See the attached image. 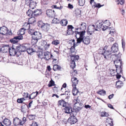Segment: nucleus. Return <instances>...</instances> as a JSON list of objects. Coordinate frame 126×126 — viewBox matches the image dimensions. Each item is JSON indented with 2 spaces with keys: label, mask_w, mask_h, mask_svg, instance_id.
I'll return each mask as SVG.
<instances>
[{
  "label": "nucleus",
  "mask_w": 126,
  "mask_h": 126,
  "mask_svg": "<svg viewBox=\"0 0 126 126\" xmlns=\"http://www.w3.org/2000/svg\"><path fill=\"white\" fill-rule=\"evenodd\" d=\"M64 109V112L66 113H69L71 112H72V108L70 107H67L66 106L65 107Z\"/></svg>",
  "instance_id": "nucleus-22"
},
{
  "label": "nucleus",
  "mask_w": 126,
  "mask_h": 126,
  "mask_svg": "<svg viewBox=\"0 0 126 126\" xmlns=\"http://www.w3.org/2000/svg\"><path fill=\"white\" fill-rule=\"evenodd\" d=\"M90 39H91L89 36H86L83 39L82 42L84 44L86 45H88L90 43Z\"/></svg>",
  "instance_id": "nucleus-15"
},
{
  "label": "nucleus",
  "mask_w": 126,
  "mask_h": 126,
  "mask_svg": "<svg viewBox=\"0 0 126 126\" xmlns=\"http://www.w3.org/2000/svg\"><path fill=\"white\" fill-rule=\"evenodd\" d=\"M37 55L39 58L41 59H44V52H43L42 51H39L37 52Z\"/></svg>",
  "instance_id": "nucleus-28"
},
{
  "label": "nucleus",
  "mask_w": 126,
  "mask_h": 126,
  "mask_svg": "<svg viewBox=\"0 0 126 126\" xmlns=\"http://www.w3.org/2000/svg\"><path fill=\"white\" fill-rule=\"evenodd\" d=\"M38 92L37 91L33 92L31 94L29 95V99H34L37 96Z\"/></svg>",
  "instance_id": "nucleus-23"
},
{
  "label": "nucleus",
  "mask_w": 126,
  "mask_h": 126,
  "mask_svg": "<svg viewBox=\"0 0 126 126\" xmlns=\"http://www.w3.org/2000/svg\"><path fill=\"white\" fill-rule=\"evenodd\" d=\"M70 73L71 76L73 77H74V76L77 75L78 74L77 71L75 70H73V71L72 72H71Z\"/></svg>",
  "instance_id": "nucleus-47"
},
{
  "label": "nucleus",
  "mask_w": 126,
  "mask_h": 126,
  "mask_svg": "<svg viewBox=\"0 0 126 126\" xmlns=\"http://www.w3.org/2000/svg\"><path fill=\"white\" fill-rule=\"evenodd\" d=\"M38 40L34 38H32L31 41V44L32 45H35L37 42Z\"/></svg>",
  "instance_id": "nucleus-53"
},
{
  "label": "nucleus",
  "mask_w": 126,
  "mask_h": 126,
  "mask_svg": "<svg viewBox=\"0 0 126 126\" xmlns=\"http://www.w3.org/2000/svg\"><path fill=\"white\" fill-rule=\"evenodd\" d=\"M71 81L72 83V86L73 88V93L74 95H76L78 91L76 88V86L78 84L79 81L76 78L72 77L71 79Z\"/></svg>",
  "instance_id": "nucleus-3"
},
{
  "label": "nucleus",
  "mask_w": 126,
  "mask_h": 126,
  "mask_svg": "<svg viewBox=\"0 0 126 126\" xmlns=\"http://www.w3.org/2000/svg\"><path fill=\"white\" fill-rule=\"evenodd\" d=\"M85 32V31L76 32V37L77 39V43H80L82 42L83 39L85 37L84 36Z\"/></svg>",
  "instance_id": "nucleus-2"
},
{
  "label": "nucleus",
  "mask_w": 126,
  "mask_h": 126,
  "mask_svg": "<svg viewBox=\"0 0 126 126\" xmlns=\"http://www.w3.org/2000/svg\"><path fill=\"white\" fill-rule=\"evenodd\" d=\"M111 53L117 52L118 49V44L117 43L113 44L111 47Z\"/></svg>",
  "instance_id": "nucleus-11"
},
{
  "label": "nucleus",
  "mask_w": 126,
  "mask_h": 126,
  "mask_svg": "<svg viewBox=\"0 0 126 126\" xmlns=\"http://www.w3.org/2000/svg\"><path fill=\"white\" fill-rule=\"evenodd\" d=\"M66 95L69 96L70 95V92L68 91H65V92L61 94L60 95L62 96L63 95Z\"/></svg>",
  "instance_id": "nucleus-55"
},
{
  "label": "nucleus",
  "mask_w": 126,
  "mask_h": 126,
  "mask_svg": "<svg viewBox=\"0 0 126 126\" xmlns=\"http://www.w3.org/2000/svg\"><path fill=\"white\" fill-rule=\"evenodd\" d=\"M25 100L24 98H22L20 99H18L17 100V102L19 103H22Z\"/></svg>",
  "instance_id": "nucleus-58"
},
{
  "label": "nucleus",
  "mask_w": 126,
  "mask_h": 126,
  "mask_svg": "<svg viewBox=\"0 0 126 126\" xmlns=\"http://www.w3.org/2000/svg\"><path fill=\"white\" fill-rule=\"evenodd\" d=\"M55 82L51 79V80L49 81V83L48 84V86L49 87H50L53 86H54Z\"/></svg>",
  "instance_id": "nucleus-42"
},
{
  "label": "nucleus",
  "mask_w": 126,
  "mask_h": 126,
  "mask_svg": "<svg viewBox=\"0 0 126 126\" xmlns=\"http://www.w3.org/2000/svg\"><path fill=\"white\" fill-rule=\"evenodd\" d=\"M8 30L7 27L3 26L0 27V34H2V35H4L7 34Z\"/></svg>",
  "instance_id": "nucleus-13"
},
{
  "label": "nucleus",
  "mask_w": 126,
  "mask_h": 126,
  "mask_svg": "<svg viewBox=\"0 0 126 126\" xmlns=\"http://www.w3.org/2000/svg\"><path fill=\"white\" fill-rule=\"evenodd\" d=\"M46 14L49 18H53L55 16V13L54 10H47L46 11Z\"/></svg>",
  "instance_id": "nucleus-6"
},
{
  "label": "nucleus",
  "mask_w": 126,
  "mask_h": 126,
  "mask_svg": "<svg viewBox=\"0 0 126 126\" xmlns=\"http://www.w3.org/2000/svg\"><path fill=\"white\" fill-rule=\"evenodd\" d=\"M27 15L29 17H32L34 16V12L29 9L27 12Z\"/></svg>",
  "instance_id": "nucleus-36"
},
{
  "label": "nucleus",
  "mask_w": 126,
  "mask_h": 126,
  "mask_svg": "<svg viewBox=\"0 0 126 126\" xmlns=\"http://www.w3.org/2000/svg\"><path fill=\"white\" fill-rule=\"evenodd\" d=\"M35 51V50L33 49V48H29L28 49H27V52L29 54H31V53Z\"/></svg>",
  "instance_id": "nucleus-45"
},
{
  "label": "nucleus",
  "mask_w": 126,
  "mask_h": 126,
  "mask_svg": "<svg viewBox=\"0 0 126 126\" xmlns=\"http://www.w3.org/2000/svg\"><path fill=\"white\" fill-rule=\"evenodd\" d=\"M121 41L122 47L124 50L125 48V42L124 40L123 39H122Z\"/></svg>",
  "instance_id": "nucleus-64"
},
{
  "label": "nucleus",
  "mask_w": 126,
  "mask_h": 126,
  "mask_svg": "<svg viewBox=\"0 0 126 126\" xmlns=\"http://www.w3.org/2000/svg\"><path fill=\"white\" fill-rule=\"evenodd\" d=\"M97 93L101 95L104 96L106 94V92L103 89L100 90L97 92Z\"/></svg>",
  "instance_id": "nucleus-33"
},
{
  "label": "nucleus",
  "mask_w": 126,
  "mask_h": 126,
  "mask_svg": "<svg viewBox=\"0 0 126 126\" xmlns=\"http://www.w3.org/2000/svg\"><path fill=\"white\" fill-rule=\"evenodd\" d=\"M116 1L117 4H119L120 3V4L121 5H123L124 2V0H120V2L119 0H117Z\"/></svg>",
  "instance_id": "nucleus-60"
},
{
  "label": "nucleus",
  "mask_w": 126,
  "mask_h": 126,
  "mask_svg": "<svg viewBox=\"0 0 126 126\" xmlns=\"http://www.w3.org/2000/svg\"><path fill=\"white\" fill-rule=\"evenodd\" d=\"M66 103L63 100H59L58 102V105L63 107H65L66 106Z\"/></svg>",
  "instance_id": "nucleus-27"
},
{
  "label": "nucleus",
  "mask_w": 126,
  "mask_h": 126,
  "mask_svg": "<svg viewBox=\"0 0 126 126\" xmlns=\"http://www.w3.org/2000/svg\"><path fill=\"white\" fill-rule=\"evenodd\" d=\"M61 68V67L57 64L54 65L53 67V69L54 71L60 70Z\"/></svg>",
  "instance_id": "nucleus-37"
},
{
  "label": "nucleus",
  "mask_w": 126,
  "mask_h": 126,
  "mask_svg": "<svg viewBox=\"0 0 126 126\" xmlns=\"http://www.w3.org/2000/svg\"><path fill=\"white\" fill-rule=\"evenodd\" d=\"M103 52H102L101 54H103L105 59H109V56L111 54V51L107 50L104 51Z\"/></svg>",
  "instance_id": "nucleus-12"
},
{
  "label": "nucleus",
  "mask_w": 126,
  "mask_h": 126,
  "mask_svg": "<svg viewBox=\"0 0 126 126\" xmlns=\"http://www.w3.org/2000/svg\"><path fill=\"white\" fill-rule=\"evenodd\" d=\"M32 38H34L38 40L40 39L42 37L41 33L39 32L36 31L32 36Z\"/></svg>",
  "instance_id": "nucleus-10"
},
{
  "label": "nucleus",
  "mask_w": 126,
  "mask_h": 126,
  "mask_svg": "<svg viewBox=\"0 0 126 126\" xmlns=\"http://www.w3.org/2000/svg\"><path fill=\"white\" fill-rule=\"evenodd\" d=\"M60 43L59 41L58 40H55L53 41L52 44H53L56 46Z\"/></svg>",
  "instance_id": "nucleus-56"
},
{
  "label": "nucleus",
  "mask_w": 126,
  "mask_h": 126,
  "mask_svg": "<svg viewBox=\"0 0 126 126\" xmlns=\"http://www.w3.org/2000/svg\"><path fill=\"white\" fill-rule=\"evenodd\" d=\"M20 35L16 36L15 37V38L18 41L20 40H21L23 39V36L21 35Z\"/></svg>",
  "instance_id": "nucleus-61"
},
{
  "label": "nucleus",
  "mask_w": 126,
  "mask_h": 126,
  "mask_svg": "<svg viewBox=\"0 0 126 126\" xmlns=\"http://www.w3.org/2000/svg\"><path fill=\"white\" fill-rule=\"evenodd\" d=\"M27 106L25 105L24 106H22L21 107V111L23 113H25L27 111Z\"/></svg>",
  "instance_id": "nucleus-39"
},
{
  "label": "nucleus",
  "mask_w": 126,
  "mask_h": 126,
  "mask_svg": "<svg viewBox=\"0 0 126 126\" xmlns=\"http://www.w3.org/2000/svg\"><path fill=\"white\" fill-rule=\"evenodd\" d=\"M60 23L62 26H65L67 24L68 21L66 19H63L60 21Z\"/></svg>",
  "instance_id": "nucleus-31"
},
{
  "label": "nucleus",
  "mask_w": 126,
  "mask_h": 126,
  "mask_svg": "<svg viewBox=\"0 0 126 126\" xmlns=\"http://www.w3.org/2000/svg\"><path fill=\"white\" fill-rule=\"evenodd\" d=\"M121 66V65L119 66L118 65L115 64L116 67V74H120L122 73V69Z\"/></svg>",
  "instance_id": "nucleus-20"
},
{
  "label": "nucleus",
  "mask_w": 126,
  "mask_h": 126,
  "mask_svg": "<svg viewBox=\"0 0 126 126\" xmlns=\"http://www.w3.org/2000/svg\"><path fill=\"white\" fill-rule=\"evenodd\" d=\"M10 41L11 43L14 44L17 43L18 42V41L15 38V37L14 38L11 39L10 40Z\"/></svg>",
  "instance_id": "nucleus-54"
},
{
  "label": "nucleus",
  "mask_w": 126,
  "mask_h": 126,
  "mask_svg": "<svg viewBox=\"0 0 126 126\" xmlns=\"http://www.w3.org/2000/svg\"><path fill=\"white\" fill-rule=\"evenodd\" d=\"M21 120L17 117H15L13 120V123L15 126H21L20 125Z\"/></svg>",
  "instance_id": "nucleus-19"
},
{
  "label": "nucleus",
  "mask_w": 126,
  "mask_h": 126,
  "mask_svg": "<svg viewBox=\"0 0 126 126\" xmlns=\"http://www.w3.org/2000/svg\"><path fill=\"white\" fill-rule=\"evenodd\" d=\"M109 114L108 113L105 112H102L101 113V116L102 117H108Z\"/></svg>",
  "instance_id": "nucleus-49"
},
{
  "label": "nucleus",
  "mask_w": 126,
  "mask_h": 126,
  "mask_svg": "<svg viewBox=\"0 0 126 126\" xmlns=\"http://www.w3.org/2000/svg\"><path fill=\"white\" fill-rule=\"evenodd\" d=\"M50 28V24L47 23L45 24L42 28L43 30L45 31H47L49 30Z\"/></svg>",
  "instance_id": "nucleus-25"
},
{
  "label": "nucleus",
  "mask_w": 126,
  "mask_h": 126,
  "mask_svg": "<svg viewBox=\"0 0 126 126\" xmlns=\"http://www.w3.org/2000/svg\"><path fill=\"white\" fill-rule=\"evenodd\" d=\"M32 0L31 1L29 0H25V1H29L28 2H30L29 6L30 9H33L35 7L36 3L35 2L32 1Z\"/></svg>",
  "instance_id": "nucleus-16"
},
{
  "label": "nucleus",
  "mask_w": 126,
  "mask_h": 126,
  "mask_svg": "<svg viewBox=\"0 0 126 126\" xmlns=\"http://www.w3.org/2000/svg\"><path fill=\"white\" fill-rule=\"evenodd\" d=\"M94 2V4L93 5V6L94 7H97L99 8L104 5L103 4L101 5L99 3H96L95 2Z\"/></svg>",
  "instance_id": "nucleus-46"
},
{
  "label": "nucleus",
  "mask_w": 126,
  "mask_h": 126,
  "mask_svg": "<svg viewBox=\"0 0 126 126\" xmlns=\"http://www.w3.org/2000/svg\"><path fill=\"white\" fill-rule=\"evenodd\" d=\"M110 74L111 76H114L116 75V71L113 69H111L110 71Z\"/></svg>",
  "instance_id": "nucleus-44"
},
{
  "label": "nucleus",
  "mask_w": 126,
  "mask_h": 126,
  "mask_svg": "<svg viewBox=\"0 0 126 126\" xmlns=\"http://www.w3.org/2000/svg\"><path fill=\"white\" fill-rule=\"evenodd\" d=\"M27 47L25 46L20 45L16 46V49L17 50L18 52L19 53L27 51Z\"/></svg>",
  "instance_id": "nucleus-8"
},
{
  "label": "nucleus",
  "mask_w": 126,
  "mask_h": 126,
  "mask_svg": "<svg viewBox=\"0 0 126 126\" xmlns=\"http://www.w3.org/2000/svg\"><path fill=\"white\" fill-rule=\"evenodd\" d=\"M34 12V16H36L41 15L42 12L41 9H37L35 10Z\"/></svg>",
  "instance_id": "nucleus-29"
},
{
  "label": "nucleus",
  "mask_w": 126,
  "mask_h": 126,
  "mask_svg": "<svg viewBox=\"0 0 126 126\" xmlns=\"http://www.w3.org/2000/svg\"><path fill=\"white\" fill-rule=\"evenodd\" d=\"M36 22V19L34 17H32L29 18L28 21V22L30 24H33Z\"/></svg>",
  "instance_id": "nucleus-32"
},
{
  "label": "nucleus",
  "mask_w": 126,
  "mask_h": 126,
  "mask_svg": "<svg viewBox=\"0 0 126 126\" xmlns=\"http://www.w3.org/2000/svg\"><path fill=\"white\" fill-rule=\"evenodd\" d=\"M68 30L67 31V33L68 35H72L73 34L74 32L72 31L74 27L72 25H68L67 26Z\"/></svg>",
  "instance_id": "nucleus-14"
},
{
  "label": "nucleus",
  "mask_w": 126,
  "mask_h": 126,
  "mask_svg": "<svg viewBox=\"0 0 126 126\" xmlns=\"http://www.w3.org/2000/svg\"><path fill=\"white\" fill-rule=\"evenodd\" d=\"M35 115L31 114L29 115L28 117L30 120H32L35 119Z\"/></svg>",
  "instance_id": "nucleus-50"
},
{
  "label": "nucleus",
  "mask_w": 126,
  "mask_h": 126,
  "mask_svg": "<svg viewBox=\"0 0 126 126\" xmlns=\"http://www.w3.org/2000/svg\"><path fill=\"white\" fill-rule=\"evenodd\" d=\"M76 115L75 114L74 111L71 112L70 113V117L68 120V122L71 125L76 123L78 121L75 115Z\"/></svg>",
  "instance_id": "nucleus-4"
},
{
  "label": "nucleus",
  "mask_w": 126,
  "mask_h": 126,
  "mask_svg": "<svg viewBox=\"0 0 126 126\" xmlns=\"http://www.w3.org/2000/svg\"><path fill=\"white\" fill-rule=\"evenodd\" d=\"M44 59L46 61L48 60L53 57L51 53L47 51L44 52Z\"/></svg>",
  "instance_id": "nucleus-7"
},
{
  "label": "nucleus",
  "mask_w": 126,
  "mask_h": 126,
  "mask_svg": "<svg viewBox=\"0 0 126 126\" xmlns=\"http://www.w3.org/2000/svg\"><path fill=\"white\" fill-rule=\"evenodd\" d=\"M123 84L122 81L119 80H118L116 82V87L118 89L120 88L123 86Z\"/></svg>",
  "instance_id": "nucleus-30"
},
{
  "label": "nucleus",
  "mask_w": 126,
  "mask_h": 126,
  "mask_svg": "<svg viewBox=\"0 0 126 126\" xmlns=\"http://www.w3.org/2000/svg\"><path fill=\"white\" fill-rule=\"evenodd\" d=\"M23 98H24L26 99L28 98H29V94L27 93H23Z\"/></svg>",
  "instance_id": "nucleus-62"
},
{
  "label": "nucleus",
  "mask_w": 126,
  "mask_h": 126,
  "mask_svg": "<svg viewBox=\"0 0 126 126\" xmlns=\"http://www.w3.org/2000/svg\"><path fill=\"white\" fill-rule=\"evenodd\" d=\"M30 24L28 22L25 23L23 25V28H24L25 30H28L30 28Z\"/></svg>",
  "instance_id": "nucleus-34"
},
{
  "label": "nucleus",
  "mask_w": 126,
  "mask_h": 126,
  "mask_svg": "<svg viewBox=\"0 0 126 126\" xmlns=\"http://www.w3.org/2000/svg\"><path fill=\"white\" fill-rule=\"evenodd\" d=\"M50 44L47 43L45 40L42 41L41 43V48L42 50H47L49 48Z\"/></svg>",
  "instance_id": "nucleus-5"
},
{
  "label": "nucleus",
  "mask_w": 126,
  "mask_h": 126,
  "mask_svg": "<svg viewBox=\"0 0 126 126\" xmlns=\"http://www.w3.org/2000/svg\"><path fill=\"white\" fill-rule=\"evenodd\" d=\"M76 64L75 62L71 61L70 67L71 68L73 69L75 67Z\"/></svg>",
  "instance_id": "nucleus-48"
},
{
  "label": "nucleus",
  "mask_w": 126,
  "mask_h": 126,
  "mask_svg": "<svg viewBox=\"0 0 126 126\" xmlns=\"http://www.w3.org/2000/svg\"><path fill=\"white\" fill-rule=\"evenodd\" d=\"M110 25V23L109 21L106 20L103 22V31H105L107 29Z\"/></svg>",
  "instance_id": "nucleus-17"
},
{
  "label": "nucleus",
  "mask_w": 126,
  "mask_h": 126,
  "mask_svg": "<svg viewBox=\"0 0 126 126\" xmlns=\"http://www.w3.org/2000/svg\"><path fill=\"white\" fill-rule=\"evenodd\" d=\"M45 23H43L42 21H39L37 23V25L38 26L41 28H42Z\"/></svg>",
  "instance_id": "nucleus-43"
},
{
  "label": "nucleus",
  "mask_w": 126,
  "mask_h": 126,
  "mask_svg": "<svg viewBox=\"0 0 126 126\" xmlns=\"http://www.w3.org/2000/svg\"><path fill=\"white\" fill-rule=\"evenodd\" d=\"M26 121V118L25 117H23V118L22 121L21 120L20 124L21 125H23Z\"/></svg>",
  "instance_id": "nucleus-63"
},
{
  "label": "nucleus",
  "mask_w": 126,
  "mask_h": 126,
  "mask_svg": "<svg viewBox=\"0 0 126 126\" xmlns=\"http://www.w3.org/2000/svg\"><path fill=\"white\" fill-rule=\"evenodd\" d=\"M73 102L74 103L73 108V111H74L75 114V112H78L82 108L81 106H82L83 104L80 102L78 97L75 98Z\"/></svg>",
  "instance_id": "nucleus-1"
},
{
  "label": "nucleus",
  "mask_w": 126,
  "mask_h": 126,
  "mask_svg": "<svg viewBox=\"0 0 126 126\" xmlns=\"http://www.w3.org/2000/svg\"><path fill=\"white\" fill-rule=\"evenodd\" d=\"M25 30L24 28H22L18 32H17L19 35H23L25 33Z\"/></svg>",
  "instance_id": "nucleus-38"
},
{
  "label": "nucleus",
  "mask_w": 126,
  "mask_h": 126,
  "mask_svg": "<svg viewBox=\"0 0 126 126\" xmlns=\"http://www.w3.org/2000/svg\"><path fill=\"white\" fill-rule=\"evenodd\" d=\"M103 21H98L97 23L96 28H97L98 31L101 30V29L103 30Z\"/></svg>",
  "instance_id": "nucleus-18"
},
{
  "label": "nucleus",
  "mask_w": 126,
  "mask_h": 126,
  "mask_svg": "<svg viewBox=\"0 0 126 126\" xmlns=\"http://www.w3.org/2000/svg\"><path fill=\"white\" fill-rule=\"evenodd\" d=\"M35 32L36 31H35L33 29H31L28 31V32L32 36L33 34L34 33V32Z\"/></svg>",
  "instance_id": "nucleus-57"
},
{
  "label": "nucleus",
  "mask_w": 126,
  "mask_h": 126,
  "mask_svg": "<svg viewBox=\"0 0 126 126\" xmlns=\"http://www.w3.org/2000/svg\"><path fill=\"white\" fill-rule=\"evenodd\" d=\"M76 46H72L70 49V51L71 53H73L75 52V47Z\"/></svg>",
  "instance_id": "nucleus-59"
},
{
  "label": "nucleus",
  "mask_w": 126,
  "mask_h": 126,
  "mask_svg": "<svg viewBox=\"0 0 126 126\" xmlns=\"http://www.w3.org/2000/svg\"><path fill=\"white\" fill-rule=\"evenodd\" d=\"M88 29L89 30L91 31L94 32L95 31H98L97 28L94 25H90L89 26Z\"/></svg>",
  "instance_id": "nucleus-21"
},
{
  "label": "nucleus",
  "mask_w": 126,
  "mask_h": 126,
  "mask_svg": "<svg viewBox=\"0 0 126 126\" xmlns=\"http://www.w3.org/2000/svg\"><path fill=\"white\" fill-rule=\"evenodd\" d=\"M13 45L12 47L11 48H9V51L10 55L11 56H15L17 53H19L17 51V50L15 49L13 47Z\"/></svg>",
  "instance_id": "nucleus-9"
},
{
  "label": "nucleus",
  "mask_w": 126,
  "mask_h": 126,
  "mask_svg": "<svg viewBox=\"0 0 126 126\" xmlns=\"http://www.w3.org/2000/svg\"><path fill=\"white\" fill-rule=\"evenodd\" d=\"M114 63L115 64H115H117L118 63H120V65H121L122 66V62L121 61V60L120 59V58H117V59H116L114 61Z\"/></svg>",
  "instance_id": "nucleus-41"
},
{
  "label": "nucleus",
  "mask_w": 126,
  "mask_h": 126,
  "mask_svg": "<svg viewBox=\"0 0 126 126\" xmlns=\"http://www.w3.org/2000/svg\"><path fill=\"white\" fill-rule=\"evenodd\" d=\"M70 58L71 59V61L75 62L76 61H77L79 60V57L78 55H71Z\"/></svg>",
  "instance_id": "nucleus-26"
},
{
  "label": "nucleus",
  "mask_w": 126,
  "mask_h": 126,
  "mask_svg": "<svg viewBox=\"0 0 126 126\" xmlns=\"http://www.w3.org/2000/svg\"><path fill=\"white\" fill-rule=\"evenodd\" d=\"M8 45L3 46L1 48V51H2V52L3 53H6L7 52L8 49L7 47Z\"/></svg>",
  "instance_id": "nucleus-35"
},
{
  "label": "nucleus",
  "mask_w": 126,
  "mask_h": 126,
  "mask_svg": "<svg viewBox=\"0 0 126 126\" xmlns=\"http://www.w3.org/2000/svg\"><path fill=\"white\" fill-rule=\"evenodd\" d=\"M60 21L57 18H54L52 20L51 23L52 24H57L59 23Z\"/></svg>",
  "instance_id": "nucleus-40"
},
{
  "label": "nucleus",
  "mask_w": 126,
  "mask_h": 126,
  "mask_svg": "<svg viewBox=\"0 0 126 126\" xmlns=\"http://www.w3.org/2000/svg\"><path fill=\"white\" fill-rule=\"evenodd\" d=\"M113 121L112 119L110 118L108 120L107 122L110 126H113Z\"/></svg>",
  "instance_id": "nucleus-51"
},
{
  "label": "nucleus",
  "mask_w": 126,
  "mask_h": 126,
  "mask_svg": "<svg viewBox=\"0 0 126 126\" xmlns=\"http://www.w3.org/2000/svg\"><path fill=\"white\" fill-rule=\"evenodd\" d=\"M80 29L83 31H85L86 29L87 24L86 23L83 22H81L79 23Z\"/></svg>",
  "instance_id": "nucleus-24"
},
{
  "label": "nucleus",
  "mask_w": 126,
  "mask_h": 126,
  "mask_svg": "<svg viewBox=\"0 0 126 126\" xmlns=\"http://www.w3.org/2000/svg\"><path fill=\"white\" fill-rule=\"evenodd\" d=\"M85 2V0H79V4L80 6H83Z\"/></svg>",
  "instance_id": "nucleus-52"
}]
</instances>
